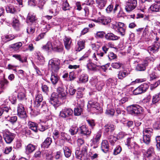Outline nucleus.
Segmentation results:
<instances>
[{
  "instance_id": "obj_1",
  "label": "nucleus",
  "mask_w": 160,
  "mask_h": 160,
  "mask_svg": "<svg viewBox=\"0 0 160 160\" xmlns=\"http://www.w3.org/2000/svg\"><path fill=\"white\" fill-rule=\"evenodd\" d=\"M87 107L88 111L93 112L95 113H101L102 110V108L100 107L98 103L95 101H88Z\"/></svg>"
},
{
  "instance_id": "obj_2",
  "label": "nucleus",
  "mask_w": 160,
  "mask_h": 160,
  "mask_svg": "<svg viewBox=\"0 0 160 160\" xmlns=\"http://www.w3.org/2000/svg\"><path fill=\"white\" fill-rule=\"evenodd\" d=\"M128 112L132 115H138L141 113L143 111L142 108L138 105H132L127 108Z\"/></svg>"
},
{
  "instance_id": "obj_3",
  "label": "nucleus",
  "mask_w": 160,
  "mask_h": 160,
  "mask_svg": "<svg viewBox=\"0 0 160 160\" xmlns=\"http://www.w3.org/2000/svg\"><path fill=\"white\" fill-rule=\"evenodd\" d=\"M153 130L152 128H145L143 131V142L146 144H148L151 141V137L153 134Z\"/></svg>"
},
{
  "instance_id": "obj_4",
  "label": "nucleus",
  "mask_w": 160,
  "mask_h": 160,
  "mask_svg": "<svg viewBox=\"0 0 160 160\" xmlns=\"http://www.w3.org/2000/svg\"><path fill=\"white\" fill-rule=\"evenodd\" d=\"M60 61L58 59L50 60L48 63V66L51 69L52 72H57L60 68Z\"/></svg>"
},
{
  "instance_id": "obj_5",
  "label": "nucleus",
  "mask_w": 160,
  "mask_h": 160,
  "mask_svg": "<svg viewBox=\"0 0 160 160\" xmlns=\"http://www.w3.org/2000/svg\"><path fill=\"white\" fill-rule=\"evenodd\" d=\"M3 138L7 144H10L13 141L15 134L10 132L8 130H5L2 132Z\"/></svg>"
},
{
  "instance_id": "obj_6",
  "label": "nucleus",
  "mask_w": 160,
  "mask_h": 160,
  "mask_svg": "<svg viewBox=\"0 0 160 160\" xmlns=\"http://www.w3.org/2000/svg\"><path fill=\"white\" fill-rule=\"evenodd\" d=\"M57 93H56V95H57V97L58 99L63 100L66 98L67 92L65 90L62 83H61V86L57 88Z\"/></svg>"
},
{
  "instance_id": "obj_7",
  "label": "nucleus",
  "mask_w": 160,
  "mask_h": 160,
  "mask_svg": "<svg viewBox=\"0 0 160 160\" xmlns=\"http://www.w3.org/2000/svg\"><path fill=\"white\" fill-rule=\"evenodd\" d=\"M137 5L136 0H128L126 3L125 10L128 12H130L134 10Z\"/></svg>"
},
{
  "instance_id": "obj_8",
  "label": "nucleus",
  "mask_w": 160,
  "mask_h": 160,
  "mask_svg": "<svg viewBox=\"0 0 160 160\" xmlns=\"http://www.w3.org/2000/svg\"><path fill=\"white\" fill-rule=\"evenodd\" d=\"M101 136L102 132L99 130L94 135L92 139L91 140V144L93 148H95L98 147V143L101 138Z\"/></svg>"
},
{
  "instance_id": "obj_9",
  "label": "nucleus",
  "mask_w": 160,
  "mask_h": 160,
  "mask_svg": "<svg viewBox=\"0 0 160 160\" xmlns=\"http://www.w3.org/2000/svg\"><path fill=\"white\" fill-rule=\"evenodd\" d=\"M73 111L70 108H65L62 109L59 113V116L62 118H66L72 116Z\"/></svg>"
},
{
  "instance_id": "obj_10",
  "label": "nucleus",
  "mask_w": 160,
  "mask_h": 160,
  "mask_svg": "<svg viewBox=\"0 0 160 160\" xmlns=\"http://www.w3.org/2000/svg\"><path fill=\"white\" fill-rule=\"evenodd\" d=\"M148 87L146 83L142 84L133 90V93L135 95L141 94L146 92Z\"/></svg>"
},
{
  "instance_id": "obj_11",
  "label": "nucleus",
  "mask_w": 160,
  "mask_h": 160,
  "mask_svg": "<svg viewBox=\"0 0 160 160\" xmlns=\"http://www.w3.org/2000/svg\"><path fill=\"white\" fill-rule=\"evenodd\" d=\"M57 95L55 92H53L52 93L51 96L50 102L55 108H56L59 106L61 102H60L58 97H57Z\"/></svg>"
},
{
  "instance_id": "obj_12",
  "label": "nucleus",
  "mask_w": 160,
  "mask_h": 160,
  "mask_svg": "<svg viewBox=\"0 0 160 160\" xmlns=\"http://www.w3.org/2000/svg\"><path fill=\"white\" fill-rule=\"evenodd\" d=\"M57 95L55 92H53L52 93L51 96L50 102L55 108H56L59 106L61 102H60L58 97H57Z\"/></svg>"
},
{
  "instance_id": "obj_13",
  "label": "nucleus",
  "mask_w": 160,
  "mask_h": 160,
  "mask_svg": "<svg viewBox=\"0 0 160 160\" xmlns=\"http://www.w3.org/2000/svg\"><path fill=\"white\" fill-rule=\"evenodd\" d=\"M18 115L21 118H25L27 117L24 108L22 104H19L18 107Z\"/></svg>"
},
{
  "instance_id": "obj_14",
  "label": "nucleus",
  "mask_w": 160,
  "mask_h": 160,
  "mask_svg": "<svg viewBox=\"0 0 160 160\" xmlns=\"http://www.w3.org/2000/svg\"><path fill=\"white\" fill-rule=\"evenodd\" d=\"M155 152L154 148L152 147H150L148 149L145 154L146 160H152L154 158Z\"/></svg>"
},
{
  "instance_id": "obj_15",
  "label": "nucleus",
  "mask_w": 160,
  "mask_h": 160,
  "mask_svg": "<svg viewBox=\"0 0 160 160\" xmlns=\"http://www.w3.org/2000/svg\"><path fill=\"white\" fill-rule=\"evenodd\" d=\"M80 134L82 136H86L87 137H89L91 133V129L84 125H82L80 127Z\"/></svg>"
},
{
  "instance_id": "obj_16",
  "label": "nucleus",
  "mask_w": 160,
  "mask_h": 160,
  "mask_svg": "<svg viewBox=\"0 0 160 160\" xmlns=\"http://www.w3.org/2000/svg\"><path fill=\"white\" fill-rule=\"evenodd\" d=\"M104 128V134L106 136H108L115 129L114 125L112 124H108L105 125Z\"/></svg>"
},
{
  "instance_id": "obj_17",
  "label": "nucleus",
  "mask_w": 160,
  "mask_h": 160,
  "mask_svg": "<svg viewBox=\"0 0 160 160\" xmlns=\"http://www.w3.org/2000/svg\"><path fill=\"white\" fill-rule=\"evenodd\" d=\"M101 148L102 151L105 153H107L108 152L109 145L107 140H104L102 141L101 143Z\"/></svg>"
},
{
  "instance_id": "obj_18",
  "label": "nucleus",
  "mask_w": 160,
  "mask_h": 160,
  "mask_svg": "<svg viewBox=\"0 0 160 160\" xmlns=\"http://www.w3.org/2000/svg\"><path fill=\"white\" fill-rule=\"evenodd\" d=\"M160 44L158 42H154L153 45L149 46L148 47V50L150 53L152 52L154 53L157 52L159 48Z\"/></svg>"
},
{
  "instance_id": "obj_19",
  "label": "nucleus",
  "mask_w": 160,
  "mask_h": 160,
  "mask_svg": "<svg viewBox=\"0 0 160 160\" xmlns=\"http://www.w3.org/2000/svg\"><path fill=\"white\" fill-rule=\"evenodd\" d=\"M42 100L43 98L42 95L39 93H38L36 95L35 100L34 102V107H38L40 106L41 103L42 102Z\"/></svg>"
},
{
  "instance_id": "obj_20",
  "label": "nucleus",
  "mask_w": 160,
  "mask_h": 160,
  "mask_svg": "<svg viewBox=\"0 0 160 160\" xmlns=\"http://www.w3.org/2000/svg\"><path fill=\"white\" fill-rule=\"evenodd\" d=\"M96 22H99L102 23L104 25L107 24L111 21V19L109 17H103L98 19V20H92Z\"/></svg>"
},
{
  "instance_id": "obj_21",
  "label": "nucleus",
  "mask_w": 160,
  "mask_h": 160,
  "mask_svg": "<svg viewBox=\"0 0 160 160\" xmlns=\"http://www.w3.org/2000/svg\"><path fill=\"white\" fill-rule=\"evenodd\" d=\"M148 65V62L147 61H144L142 63L137 64L136 69L138 71H144L146 69V67Z\"/></svg>"
},
{
  "instance_id": "obj_22",
  "label": "nucleus",
  "mask_w": 160,
  "mask_h": 160,
  "mask_svg": "<svg viewBox=\"0 0 160 160\" xmlns=\"http://www.w3.org/2000/svg\"><path fill=\"white\" fill-rule=\"evenodd\" d=\"M63 41L65 48L68 50H69L72 45V39L70 37L65 36L63 39Z\"/></svg>"
},
{
  "instance_id": "obj_23",
  "label": "nucleus",
  "mask_w": 160,
  "mask_h": 160,
  "mask_svg": "<svg viewBox=\"0 0 160 160\" xmlns=\"http://www.w3.org/2000/svg\"><path fill=\"white\" fill-rule=\"evenodd\" d=\"M119 5L118 4H116L114 8H113L114 6L112 4H110L108 6L106 9V11L107 13H109L113 11L114 13H115L118 8Z\"/></svg>"
},
{
  "instance_id": "obj_24",
  "label": "nucleus",
  "mask_w": 160,
  "mask_h": 160,
  "mask_svg": "<svg viewBox=\"0 0 160 160\" xmlns=\"http://www.w3.org/2000/svg\"><path fill=\"white\" fill-rule=\"evenodd\" d=\"M105 37L107 40L112 41L117 40L120 38L119 37L111 32H108L105 34Z\"/></svg>"
},
{
  "instance_id": "obj_25",
  "label": "nucleus",
  "mask_w": 160,
  "mask_h": 160,
  "mask_svg": "<svg viewBox=\"0 0 160 160\" xmlns=\"http://www.w3.org/2000/svg\"><path fill=\"white\" fill-rule=\"evenodd\" d=\"M129 74V72H128L126 70H121L118 72V77L119 79L122 80Z\"/></svg>"
},
{
  "instance_id": "obj_26",
  "label": "nucleus",
  "mask_w": 160,
  "mask_h": 160,
  "mask_svg": "<svg viewBox=\"0 0 160 160\" xmlns=\"http://www.w3.org/2000/svg\"><path fill=\"white\" fill-rule=\"evenodd\" d=\"M29 128L32 131L37 132L38 131V126L37 124L31 121H29L28 124Z\"/></svg>"
},
{
  "instance_id": "obj_27",
  "label": "nucleus",
  "mask_w": 160,
  "mask_h": 160,
  "mask_svg": "<svg viewBox=\"0 0 160 160\" xmlns=\"http://www.w3.org/2000/svg\"><path fill=\"white\" fill-rule=\"evenodd\" d=\"M85 48V43L82 40H79L78 41L77 45L75 48V50L76 52H80Z\"/></svg>"
},
{
  "instance_id": "obj_28",
  "label": "nucleus",
  "mask_w": 160,
  "mask_h": 160,
  "mask_svg": "<svg viewBox=\"0 0 160 160\" xmlns=\"http://www.w3.org/2000/svg\"><path fill=\"white\" fill-rule=\"evenodd\" d=\"M101 66L95 64L93 63L89 62L87 64V67L89 70L95 71L97 70V67H100Z\"/></svg>"
},
{
  "instance_id": "obj_29",
  "label": "nucleus",
  "mask_w": 160,
  "mask_h": 160,
  "mask_svg": "<svg viewBox=\"0 0 160 160\" xmlns=\"http://www.w3.org/2000/svg\"><path fill=\"white\" fill-rule=\"evenodd\" d=\"M57 72H52L50 78L51 81L53 85L56 84L59 79V77L58 76Z\"/></svg>"
},
{
  "instance_id": "obj_30",
  "label": "nucleus",
  "mask_w": 160,
  "mask_h": 160,
  "mask_svg": "<svg viewBox=\"0 0 160 160\" xmlns=\"http://www.w3.org/2000/svg\"><path fill=\"white\" fill-rule=\"evenodd\" d=\"M15 37L13 35H5L1 37L2 41L4 42H6L14 39Z\"/></svg>"
},
{
  "instance_id": "obj_31",
  "label": "nucleus",
  "mask_w": 160,
  "mask_h": 160,
  "mask_svg": "<svg viewBox=\"0 0 160 160\" xmlns=\"http://www.w3.org/2000/svg\"><path fill=\"white\" fill-rule=\"evenodd\" d=\"M36 19L35 16L31 13H29L27 17V22H30L35 25H37L36 22Z\"/></svg>"
},
{
  "instance_id": "obj_32",
  "label": "nucleus",
  "mask_w": 160,
  "mask_h": 160,
  "mask_svg": "<svg viewBox=\"0 0 160 160\" xmlns=\"http://www.w3.org/2000/svg\"><path fill=\"white\" fill-rule=\"evenodd\" d=\"M20 25V22L17 17H14L13 18L12 23V25L13 27L16 30H18Z\"/></svg>"
},
{
  "instance_id": "obj_33",
  "label": "nucleus",
  "mask_w": 160,
  "mask_h": 160,
  "mask_svg": "<svg viewBox=\"0 0 160 160\" xmlns=\"http://www.w3.org/2000/svg\"><path fill=\"white\" fill-rule=\"evenodd\" d=\"M22 45V43L21 42H19L10 45V48L12 49L15 51H18Z\"/></svg>"
},
{
  "instance_id": "obj_34",
  "label": "nucleus",
  "mask_w": 160,
  "mask_h": 160,
  "mask_svg": "<svg viewBox=\"0 0 160 160\" xmlns=\"http://www.w3.org/2000/svg\"><path fill=\"white\" fill-rule=\"evenodd\" d=\"M36 146L32 144H29L26 148V152L27 154H29L32 152L35 149Z\"/></svg>"
},
{
  "instance_id": "obj_35",
  "label": "nucleus",
  "mask_w": 160,
  "mask_h": 160,
  "mask_svg": "<svg viewBox=\"0 0 160 160\" xmlns=\"http://www.w3.org/2000/svg\"><path fill=\"white\" fill-rule=\"evenodd\" d=\"M52 139L49 137L47 138L42 143V147L43 148H48L52 142Z\"/></svg>"
},
{
  "instance_id": "obj_36",
  "label": "nucleus",
  "mask_w": 160,
  "mask_h": 160,
  "mask_svg": "<svg viewBox=\"0 0 160 160\" xmlns=\"http://www.w3.org/2000/svg\"><path fill=\"white\" fill-rule=\"evenodd\" d=\"M5 118L13 125L16 123L18 120V117L16 116L9 117L8 115V117L5 116Z\"/></svg>"
},
{
  "instance_id": "obj_37",
  "label": "nucleus",
  "mask_w": 160,
  "mask_h": 160,
  "mask_svg": "<svg viewBox=\"0 0 160 160\" xmlns=\"http://www.w3.org/2000/svg\"><path fill=\"white\" fill-rule=\"evenodd\" d=\"M6 9L7 12H9L11 13H15L17 12L16 8L11 4L7 5Z\"/></svg>"
},
{
  "instance_id": "obj_38",
  "label": "nucleus",
  "mask_w": 160,
  "mask_h": 160,
  "mask_svg": "<svg viewBox=\"0 0 160 160\" xmlns=\"http://www.w3.org/2000/svg\"><path fill=\"white\" fill-rule=\"evenodd\" d=\"M53 46L50 42H48L45 45L43 46L42 47L43 49L46 50L48 52L52 51Z\"/></svg>"
},
{
  "instance_id": "obj_39",
  "label": "nucleus",
  "mask_w": 160,
  "mask_h": 160,
  "mask_svg": "<svg viewBox=\"0 0 160 160\" xmlns=\"http://www.w3.org/2000/svg\"><path fill=\"white\" fill-rule=\"evenodd\" d=\"M107 0H97L96 2L98 7L101 9L103 8L105 6Z\"/></svg>"
},
{
  "instance_id": "obj_40",
  "label": "nucleus",
  "mask_w": 160,
  "mask_h": 160,
  "mask_svg": "<svg viewBox=\"0 0 160 160\" xmlns=\"http://www.w3.org/2000/svg\"><path fill=\"white\" fill-rule=\"evenodd\" d=\"M63 149L65 157L67 158L69 157L72 153L71 150L67 146L64 147Z\"/></svg>"
},
{
  "instance_id": "obj_41",
  "label": "nucleus",
  "mask_w": 160,
  "mask_h": 160,
  "mask_svg": "<svg viewBox=\"0 0 160 160\" xmlns=\"http://www.w3.org/2000/svg\"><path fill=\"white\" fill-rule=\"evenodd\" d=\"M160 101V92L153 96L152 99V102L153 104H156Z\"/></svg>"
},
{
  "instance_id": "obj_42",
  "label": "nucleus",
  "mask_w": 160,
  "mask_h": 160,
  "mask_svg": "<svg viewBox=\"0 0 160 160\" xmlns=\"http://www.w3.org/2000/svg\"><path fill=\"white\" fill-rule=\"evenodd\" d=\"M149 9L152 12H159L160 9V5L157 4H153L150 7Z\"/></svg>"
},
{
  "instance_id": "obj_43",
  "label": "nucleus",
  "mask_w": 160,
  "mask_h": 160,
  "mask_svg": "<svg viewBox=\"0 0 160 160\" xmlns=\"http://www.w3.org/2000/svg\"><path fill=\"white\" fill-rule=\"evenodd\" d=\"M104 54V53L100 51H97L96 53H94L92 56L93 58L96 61H98V58L102 57Z\"/></svg>"
},
{
  "instance_id": "obj_44",
  "label": "nucleus",
  "mask_w": 160,
  "mask_h": 160,
  "mask_svg": "<svg viewBox=\"0 0 160 160\" xmlns=\"http://www.w3.org/2000/svg\"><path fill=\"white\" fill-rule=\"evenodd\" d=\"M40 110L44 112H46L48 111V108L46 105V103L45 101H43L41 103L40 106L38 107Z\"/></svg>"
},
{
  "instance_id": "obj_45",
  "label": "nucleus",
  "mask_w": 160,
  "mask_h": 160,
  "mask_svg": "<svg viewBox=\"0 0 160 160\" xmlns=\"http://www.w3.org/2000/svg\"><path fill=\"white\" fill-rule=\"evenodd\" d=\"M9 82L8 80L4 79L0 82L1 87L2 89H4L8 86Z\"/></svg>"
},
{
  "instance_id": "obj_46",
  "label": "nucleus",
  "mask_w": 160,
  "mask_h": 160,
  "mask_svg": "<svg viewBox=\"0 0 160 160\" xmlns=\"http://www.w3.org/2000/svg\"><path fill=\"white\" fill-rule=\"evenodd\" d=\"M35 24H32L31 26L28 27L27 29L28 33L29 34H32L35 31V28L37 27Z\"/></svg>"
},
{
  "instance_id": "obj_47",
  "label": "nucleus",
  "mask_w": 160,
  "mask_h": 160,
  "mask_svg": "<svg viewBox=\"0 0 160 160\" xmlns=\"http://www.w3.org/2000/svg\"><path fill=\"white\" fill-rule=\"evenodd\" d=\"M88 76L87 74H82L79 78V80L80 82L85 83L87 82L88 80Z\"/></svg>"
},
{
  "instance_id": "obj_48",
  "label": "nucleus",
  "mask_w": 160,
  "mask_h": 160,
  "mask_svg": "<svg viewBox=\"0 0 160 160\" xmlns=\"http://www.w3.org/2000/svg\"><path fill=\"white\" fill-rule=\"evenodd\" d=\"M12 57L13 58H14L18 60L22 63L26 62L27 61L26 58H24V59H22L20 55L17 54H13L12 55Z\"/></svg>"
},
{
  "instance_id": "obj_49",
  "label": "nucleus",
  "mask_w": 160,
  "mask_h": 160,
  "mask_svg": "<svg viewBox=\"0 0 160 160\" xmlns=\"http://www.w3.org/2000/svg\"><path fill=\"white\" fill-rule=\"evenodd\" d=\"M63 48V47L62 45L59 46H53L52 51L55 52H61L62 51Z\"/></svg>"
},
{
  "instance_id": "obj_50",
  "label": "nucleus",
  "mask_w": 160,
  "mask_h": 160,
  "mask_svg": "<svg viewBox=\"0 0 160 160\" xmlns=\"http://www.w3.org/2000/svg\"><path fill=\"white\" fill-rule=\"evenodd\" d=\"M82 111V109L81 107L75 108L74 110V114L75 116H79L81 114Z\"/></svg>"
},
{
  "instance_id": "obj_51",
  "label": "nucleus",
  "mask_w": 160,
  "mask_h": 160,
  "mask_svg": "<svg viewBox=\"0 0 160 160\" xmlns=\"http://www.w3.org/2000/svg\"><path fill=\"white\" fill-rule=\"evenodd\" d=\"M122 65V63L119 61L114 62L111 63L112 67L115 69H119Z\"/></svg>"
},
{
  "instance_id": "obj_52",
  "label": "nucleus",
  "mask_w": 160,
  "mask_h": 160,
  "mask_svg": "<svg viewBox=\"0 0 160 160\" xmlns=\"http://www.w3.org/2000/svg\"><path fill=\"white\" fill-rule=\"evenodd\" d=\"M78 128L77 127H72L69 130L70 133L72 135H74L77 133L78 131Z\"/></svg>"
},
{
  "instance_id": "obj_53",
  "label": "nucleus",
  "mask_w": 160,
  "mask_h": 160,
  "mask_svg": "<svg viewBox=\"0 0 160 160\" xmlns=\"http://www.w3.org/2000/svg\"><path fill=\"white\" fill-rule=\"evenodd\" d=\"M57 5L56 3L51 5L50 7L51 9L49 10L50 13H51L52 14L55 15L54 14V12H55L56 13H58L57 11L56 8H57Z\"/></svg>"
},
{
  "instance_id": "obj_54",
  "label": "nucleus",
  "mask_w": 160,
  "mask_h": 160,
  "mask_svg": "<svg viewBox=\"0 0 160 160\" xmlns=\"http://www.w3.org/2000/svg\"><path fill=\"white\" fill-rule=\"evenodd\" d=\"M118 139L117 137H115L112 135L110 136L108 138L109 142L112 145H114Z\"/></svg>"
},
{
  "instance_id": "obj_55",
  "label": "nucleus",
  "mask_w": 160,
  "mask_h": 160,
  "mask_svg": "<svg viewBox=\"0 0 160 160\" xmlns=\"http://www.w3.org/2000/svg\"><path fill=\"white\" fill-rule=\"evenodd\" d=\"M104 85V83L103 81H101L98 82L96 85V87L98 90L100 91L102 89Z\"/></svg>"
},
{
  "instance_id": "obj_56",
  "label": "nucleus",
  "mask_w": 160,
  "mask_h": 160,
  "mask_svg": "<svg viewBox=\"0 0 160 160\" xmlns=\"http://www.w3.org/2000/svg\"><path fill=\"white\" fill-rule=\"evenodd\" d=\"M62 8L63 10L64 11L70 10V7L68 3V2L67 1H65V2H64L63 3Z\"/></svg>"
},
{
  "instance_id": "obj_57",
  "label": "nucleus",
  "mask_w": 160,
  "mask_h": 160,
  "mask_svg": "<svg viewBox=\"0 0 160 160\" xmlns=\"http://www.w3.org/2000/svg\"><path fill=\"white\" fill-rule=\"evenodd\" d=\"M48 0H38L37 4L40 8H42Z\"/></svg>"
},
{
  "instance_id": "obj_58",
  "label": "nucleus",
  "mask_w": 160,
  "mask_h": 160,
  "mask_svg": "<svg viewBox=\"0 0 160 160\" xmlns=\"http://www.w3.org/2000/svg\"><path fill=\"white\" fill-rule=\"evenodd\" d=\"M18 97L19 99L22 100L25 98V95L24 92V90H23L21 92H19L18 95Z\"/></svg>"
},
{
  "instance_id": "obj_59",
  "label": "nucleus",
  "mask_w": 160,
  "mask_h": 160,
  "mask_svg": "<svg viewBox=\"0 0 160 160\" xmlns=\"http://www.w3.org/2000/svg\"><path fill=\"white\" fill-rule=\"evenodd\" d=\"M90 153V158L92 160L97 158L98 157V154L97 153H95L94 152L92 151Z\"/></svg>"
},
{
  "instance_id": "obj_60",
  "label": "nucleus",
  "mask_w": 160,
  "mask_h": 160,
  "mask_svg": "<svg viewBox=\"0 0 160 160\" xmlns=\"http://www.w3.org/2000/svg\"><path fill=\"white\" fill-rule=\"evenodd\" d=\"M60 136L59 132L57 130H54L53 132V137L54 139H57Z\"/></svg>"
},
{
  "instance_id": "obj_61",
  "label": "nucleus",
  "mask_w": 160,
  "mask_h": 160,
  "mask_svg": "<svg viewBox=\"0 0 160 160\" xmlns=\"http://www.w3.org/2000/svg\"><path fill=\"white\" fill-rule=\"evenodd\" d=\"M121 150V148L120 146H118L114 149L113 154L115 155H117L120 152Z\"/></svg>"
},
{
  "instance_id": "obj_62",
  "label": "nucleus",
  "mask_w": 160,
  "mask_h": 160,
  "mask_svg": "<svg viewBox=\"0 0 160 160\" xmlns=\"http://www.w3.org/2000/svg\"><path fill=\"white\" fill-rule=\"evenodd\" d=\"M108 57L110 60H113L117 58V55L113 52H111L108 55Z\"/></svg>"
},
{
  "instance_id": "obj_63",
  "label": "nucleus",
  "mask_w": 160,
  "mask_h": 160,
  "mask_svg": "<svg viewBox=\"0 0 160 160\" xmlns=\"http://www.w3.org/2000/svg\"><path fill=\"white\" fill-rule=\"evenodd\" d=\"M1 109L3 111L4 114L5 112L6 113H8L11 110V108L9 107L8 106H5L3 107H2L1 108Z\"/></svg>"
},
{
  "instance_id": "obj_64",
  "label": "nucleus",
  "mask_w": 160,
  "mask_h": 160,
  "mask_svg": "<svg viewBox=\"0 0 160 160\" xmlns=\"http://www.w3.org/2000/svg\"><path fill=\"white\" fill-rule=\"evenodd\" d=\"M127 135L125 133L123 132H120L117 135V138L118 139H121Z\"/></svg>"
}]
</instances>
